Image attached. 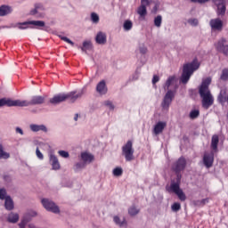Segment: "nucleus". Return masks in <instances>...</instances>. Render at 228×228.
<instances>
[{"label": "nucleus", "instance_id": "obj_1", "mask_svg": "<svg viewBox=\"0 0 228 228\" xmlns=\"http://www.w3.org/2000/svg\"><path fill=\"white\" fill-rule=\"evenodd\" d=\"M211 77L203 78L201 85L199 86L200 97H201V104L205 110H209L215 102V98L211 94V90H209V85H211Z\"/></svg>", "mask_w": 228, "mask_h": 228}, {"label": "nucleus", "instance_id": "obj_2", "mask_svg": "<svg viewBox=\"0 0 228 228\" xmlns=\"http://www.w3.org/2000/svg\"><path fill=\"white\" fill-rule=\"evenodd\" d=\"M83 96V91H72L68 94H59L50 99L51 104H60V102H65L69 101V102H76L77 99Z\"/></svg>", "mask_w": 228, "mask_h": 228}, {"label": "nucleus", "instance_id": "obj_3", "mask_svg": "<svg viewBox=\"0 0 228 228\" xmlns=\"http://www.w3.org/2000/svg\"><path fill=\"white\" fill-rule=\"evenodd\" d=\"M200 68V62H199V60L197 59H194L191 62L185 63L183 68L181 82L183 85H186V83L190 81L191 76H193V72H195V70H199Z\"/></svg>", "mask_w": 228, "mask_h": 228}, {"label": "nucleus", "instance_id": "obj_4", "mask_svg": "<svg viewBox=\"0 0 228 228\" xmlns=\"http://www.w3.org/2000/svg\"><path fill=\"white\" fill-rule=\"evenodd\" d=\"M18 106L20 108L26 107V106H37L38 104H44L45 102V97L36 95L32 96L30 101H20L17 100Z\"/></svg>", "mask_w": 228, "mask_h": 228}, {"label": "nucleus", "instance_id": "obj_5", "mask_svg": "<svg viewBox=\"0 0 228 228\" xmlns=\"http://www.w3.org/2000/svg\"><path fill=\"white\" fill-rule=\"evenodd\" d=\"M122 156H124L126 161H133V159H134L133 141H127L126 143L122 146Z\"/></svg>", "mask_w": 228, "mask_h": 228}, {"label": "nucleus", "instance_id": "obj_6", "mask_svg": "<svg viewBox=\"0 0 228 228\" xmlns=\"http://www.w3.org/2000/svg\"><path fill=\"white\" fill-rule=\"evenodd\" d=\"M41 202L46 211H50L51 213H54L55 215L60 213V208L56 205L55 202H53L48 199H43Z\"/></svg>", "mask_w": 228, "mask_h": 228}, {"label": "nucleus", "instance_id": "obj_7", "mask_svg": "<svg viewBox=\"0 0 228 228\" xmlns=\"http://www.w3.org/2000/svg\"><path fill=\"white\" fill-rule=\"evenodd\" d=\"M175 97V92L172 90H168L161 102L162 110H168L170 108V104H172V102L174 101V98Z\"/></svg>", "mask_w": 228, "mask_h": 228}, {"label": "nucleus", "instance_id": "obj_8", "mask_svg": "<svg viewBox=\"0 0 228 228\" xmlns=\"http://www.w3.org/2000/svg\"><path fill=\"white\" fill-rule=\"evenodd\" d=\"M184 168H186V159L184 157H180L173 165V170L177 175H180L179 174H181Z\"/></svg>", "mask_w": 228, "mask_h": 228}, {"label": "nucleus", "instance_id": "obj_9", "mask_svg": "<svg viewBox=\"0 0 228 228\" xmlns=\"http://www.w3.org/2000/svg\"><path fill=\"white\" fill-rule=\"evenodd\" d=\"M216 48L219 53H223L225 56H228V41L227 39L222 37L216 44Z\"/></svg>", "mask_w": 228, "mask_h": 228}, {"label": "nucleus", "instance_id": "obj_10", "mask_svg": "<svg viewBox=\"0 0 228 228\" xmlns=\"http://www.w3.org/2000/svg\"><path fill=\"white\" fill-rule=\"evenodd\" d=\"M213 3L216 4L217 10L216 14L220 17L225 15L227 8L225 7V0H213Z\"/></svg>", "mask_w": 228, "mask_h": 228}, {"label": "nucleus", "instance_id": "obj_11", "mask_svg": "<svg viewBox=\"0 0 228 228\" xmlns=\"http://www.w3.org/2000/svg\"><path fill=\"white\" fill-rule=\"evenodd\" d=\"M214 161H215V151H211V153L204 154L203 163L207 168H211V167H213Z\"/></svg>", "mask_w": 228, "mask_h": 228}, {"label": "nucleus", "instance_id": "obj_12", "mask_svg": "<svg viewBox=\"0 0 228 228\" xmlns=\"http://www.w3.org/2000/svg\"><path fill=\"white\" fill-rule=\"evenodd\" d=\"M151 0H141V6L137 9V13L140 17H145L147 15V6L151 4Z\"/></svg>", "mask_w": 228, "mask_h": 228}, {"label": "nucleus", "instance_id": "obj_13", "mask_svg": "<svg viewBox=\"0 0 228 228\" xmlns=\"http://www.w3.org/2000/svg\"><path fill=\"white\" fill-rule=\"evenodd\" d=\"M209 24L214 31H222L224 28V21L220 19H213L210 20Z\"/></svg>", "mask_w": 228, "mask_h": 228}, {"label": "nucleus", "instance_id": "obj_14", "mask_svg": "<svg viewBox=\"0 0 228 228\" xmlns=\"http://www.w3.org/2000/svg\"><path fill=\"white\" fill-rule=\"evenodd\" d=\"M31 24L32 26H37V28H44L45 26V22L42 20H31V21H25L21 23L20 29H27L28 25Z\"/></svg>", "mask_w": 228, "mask_h": 228}, {"label": "nucleus", "instance_id": "obj_15", "mask_svg": "<svg viewBox=\"0 0 228 228\" xmlns=\"http://www.w3.org/2000/svg\"><path fill=\"white\" fill-rule=\"evenodd\" d=\"M179 181H181V175H177V183H171L170 187L167 189V191L173 193H178L181 191V186L179 185Z\"/></svg>", "mask_w": 228, "mask_h": 228}, {"label": "nucleus", "instance_id": "obj_16", "mask_svg": "<svg viewBox=\"0 0 228 228\" xmlns=\"http://www.w3.org/2000/svg\"><path fill=\"white\" fill-rule=\"evenodd\" d=\"M96 92L100 94V95H106L108 94V86H106V81L102 80L96 86Z\"/></svg>", "mask_w": 228, "mask_h": 228}, {"label": "nucleus", "instance_id": "obj_17", "mask_svg": "<svg viewBox=\"0 0 228 228\" xmlns=\"http://www.w3.org/2000/svg\"><path fill=\"white\" fill-rule=\"evenodd\" d=\"M3 106H18V102L17 100H11V99H6V98H2L0 99V108Z\"/></svg>", "mask_w": 228, "mask_h": 228}, {"label": "nucleus", "instance_id": "obj_18", "mask_svg": "<svg viewBox=\"0 0 228 228\" xmlns=\"http://www.w3.org/2000/svg\"><path fill=\"white\" fill-rule=\"evenodd\" d=\"M220 142V138L217 134H214L211 139L210 147L213 152H218V143Z\"/></svg>", "mask_w": 228, "mask_h": 228}, {"label": "nucleus", "instance_id": "obj_19", "mask_svg": "<svg viewBox=\"0 0 228 228\" xmlns=\"http://www.w3.org/2000/svg\"><path fill=\"white\" fill-rule=\"evenodd\" d=\"M96 44H99L100 45H104L107 42L106 33L104 32H98L95 37Z\"/></svg>", "mask_w": 228, "mask_h": 228}, {"label": "nucleus", "instance_id": "obj_20", "mask_svg": "<svg viewBox=\"0 0 228 228\" xmlns=\"http://www.w3.org/2000/svg\"><path fill=\"white\" fill-rule=\"evenodd\" d=\"M167 127V122L159 121L158 122L153 129L154 134H160L163 133V129Z\"/></svg>", "mask_w": 228, "mask_h": 228}, {"label": "nucleus", "instance_id": "obj_21", "mask_svg": "<svg viewBox=\"0 0 228 228\" xmlns=\"http://www.w3.org/2000/svg\"><path fill=\"white\" fill-rule=\"evenodd\" d=\"M81 158H82V161H84V162L77 163L75 165V171L76 172H78V170H81V169L85 168V163H86V151H84L81 154Z\"/></svg>", "mask_w": 228, "mask_h": 228}, {"label": "nucleus", "instance_id": "obj_22", "mask_svg": "<svg viewBox=\"0 0 228 228\" xmlns=\"http://www.w3.org/2000/svg\"><path fill=\"white\" fill-rule=\"evenodd\" d=\"M113 222L116 224V225H118V227H127V221L126 218H123L121 221L118 216H114Z\"/></svg>", "mask_w": 228, "mask_h": 228}, {"label": "nucleus", "instance_id": "obj_23", "mask_svg": "<svg viewBox=\"0 0 228 228\" xmlns=\"http://www.w3.org/2000/svg\"><path fill=\"white\" fill-rule=\"evenodd\" d=\"M50 163L53 170H60V162L58 161V158H56V156L50 155Z\"/></svg>", "mask_w": 228, "mask_h": 228}, {"label": "nucleus", "instance_id": "obj_24", "mask_svg": "<svg viewBox=\"0 0 228 228\" xmlns=\"http://www.w3.org/2000/svg\"><path fill=\"white\" fill-rule=\"evenodd\" d=\"M30 129L34 133H38V131H43L44 133H47V127L44 125H30Z\"/></svg>", "mask_w": 228, "mask_h": 228}, {"label": "nucleus", "instance_id": "obj_25", "mask_svg": "<svg viewBox=\"0 0 228 228\" xmlns=\"http://www.w3.org/2000/svg\"><path fill=\"white\" fill-rule=\"evenodd\" d=\"M12 12V7L8 5L0 6V17H4L5 15H9Z\"/></svg>", "mask_w": 228, "mask_h": 228}, {"label": "nucleus", "instance_id": "obj_26", "mask_svg": "<svg viewBox=\"0 0 228 228\" xmlns=\"http://www.w3.org/2000/svg\"><path fill=\"white\" fill-rule=\"evenodd\" d=\"M5 209L8 211H12L13 209V200L10 196H6L4 202Z\"/></svg>", "mask_w": 228, "mask_h": 228}, {"label": "nucleus", "instance_id": "obj_27", "mask_svg": "<svg viewBox=\"0 0 228 228\" xmlns=\"http://www.w3.org/2000/svg\"><path fill=\"white\" fill-rule=\"evenodd\" d=\"M7 220L11 224H17V222H19V214H13V213L9 214Z\"/></svg>", "mask_w": 228, "mask_h": 228}, {"label": "nucleus", "instance_id": "obj_28", "mask_svg": "<svg viewBox=\"0 0 228 228\" xmlns=\"http://www.w3.org/2000/svg\"><path fill=\"white\" fill-rule=\"evenodd\" d=\"M10 158V153L4 151L3 144H0V159H8Z\"/></svg>", "mask_w": 228, "mask_h": 228}, {"label": "nucleus", "instance_id": "obj_29", "mask_svg": "<svg viewBox=\"0 0 228 228\" xmlns=\"http://www.w3.org/2000/svg\"><path fill=\"white\" fill-rule=\"evenodd\" d=\"M200 115V111L199 110H192L190 114L189 117L191 120H195V118H199Z\"/></svg>", "mask_w": 228, "mask_h": 228}, {"label": "nucleus", "instance_id": "obj_30", "mask_svg": "<svg viewBox=\"0 0 228 228\" xmlns=\"http://www.w3.org/2000/svg\"><path fill=\"white\" fill-rule=\"evenodd\" d=\"M138 213H140V209L136 208L134 206H132L128 208V215H130V216H136Z\"/></svg>", "mask_w": 228, "mask_h": 228}, {"label": "nucleus", "instance_id": "obj_31", "mask_svg": "<svg viewBox=\"0 0 228 228\" xmlns=\"http://www.w3.org/2000/svg\"><path fill=\"white\" fill-rule=\"evenodd\" d=\"M163 22V17L161 15H158L154 18V26L156 28H161V24Z\"/></svg>", "mask_w": 228, "mask_h": 228}, {"label": "nucleus", "instance_id": "obj_32", "mask_svg": "<svg viewBox=\"0 0 228 228\" xmlns=\"http://www.w3.org/2000/svg\"><path fill=\"white\" fill-rule=\"evenodd\" d=\"M39 10H44V6L40 4H36L35 9L30 11V15H37Z\"/></svg>", "mask_w": 228, "mask_h": 228}, {"label": "nucleus", "instance_id": "obj_33", "mask_svg": "<svg viewBox=\"0 0 228 228\" xmlns=\"http://www.w3.org/2000/svg\"><path fill=\"white\" fill-rule=\"evenodd\" d=\"M123 28H124L125 31H130V29L133 28V22L129 20H126L124 22Z\"/></svg>", "mask_w": 228, "mask_h": 228}, {"label": "nucleus", "instance_id": "obj_34", "mask_svg": "<svg viewBox=\"0 0 228 228\" xmlns=\"http://www.w3.org/2000/svg\"><path fill=\"white\" fill-rule=\"evenodd\" d=\"M112 174L113 175H115V177H120V175L124 174V170L122 169V167H116L113 169Z\"/></svg>", "mask_w": 228, "mask_h": 228}, {"label": "nucleus", "instance_id": "obj_35", "mask_svg": "<svg viewBox=\"0 0 228 228\" xmlns=\"http://www.w3.org/2000/svg\"><path fill=\"white\" fill-rule=\"evenodd\" d=\"M99 14L95 13V12H92L91 13V21L93 22V24H99Z\"/></svg>", "mask_w": 228, "mask_h": 228}, {"label": "nucleus", "instance_id": "obj_36", "mask_svg": "<svg viewBox=\"0 0 228 228\" xmlns=\"http://www.w3.org/2000/svg\"><path fill=\"white\" fill-rule=\"evenodd\" d=\"M208 202H209L208 199H203V200L194 201V204L195 206H206Z\"/></svg>", "mask_w": 228, "mask_h": 228}, {"label": "nucleus", "instance_id": "obj_37", "mask_svg": "<svg viewBox=\"0 0 228 228\" xmlns=\"http://www.w3.org/2000/svg\"><path fill=\"white\" fill-rule=\"evenodd\" d=\"M220 79H222V81H227V79H228V69H224L222 70Z\"/></svg>", "mask_w": 228, "mask_h": 228}, {"label": "nucleus", "instance_id": "obj_38", "mask_svg": "<svg viewBox=\"0 0 228 228\" xmlns=\"http://www.w3.org/2000/svg\"><path fill=\"white\" fill-rule=\"evenodd\" d=\"M175 79V77H169L166 82L164 88H167V90H168V88H170V85L174 83Z\"/></svg>", "mask_w": 228, "mask_h": 228}, {"label": "nucleus", "instance_id": "obj_39", "mask_svg": "<svg viewBox=\"0 0 228 228\" xmlns=\"http://www.w3.org/2000/svg\"><path fill=\"white\" fill-rule=\"evenodd\" d=\"M175 195H177L179 200H181L182 202H184V200H186V194H184V191H183V190H181Z\"/></svg>", "mask_w": 228, "mask_h": 228}, {"label": "nucleus", "instance_id": "obj_40", "mask_svg": "<svg viewBox=\"0 0 228 228\" xmlns=\"http://www.w3.org/2000/svg\"><path fill=\"white\" fill-rule=\"evenodd\" d=\"M218 101L219 102H225L227 101V98H225V91H221L218 95Z\"/></svg>", "mask_w": 228, "mask_h": 228}, {"label": "nucleus", "instance_id": "obj_41", "mask_svg": "<svg viewBox=\"0 0 228 228\" xmlns=\"http://www.w3.org/2000/svg\"><path fill=\"white\" fill-rule=\"evenodd\" d=\"M171 209L172 211H174L175 213H177V211H180L181 210V203H174L172 206H171Z\"/></svg>", "mask_w": 228, "mask_h": 228}, {"label": "nucleus", "instance_id": "obj_42", "mask_svg": "<svg viewBox=\"0 0 228 228\" xmlns=\"http://www.w3.org/2000/svg\"><path fill=\"white\" fill-rule=\"evenodd\" d=\"M104 106L109 108V110H115V105H113V102L110 100H107L103 102Z\"/></svg>", "mask_w": 228, "mask_h": 228}, {"label": "nucleus", "instance_id": "obj_43", "mask_svg": "<svg viewBox=\"0 0 228 228\" xmlns=\"http://www.w3.org/2000/svg\"><path fill=\"white\" fill-rule=\"evenodd\" d=\"M95 160V157L92 153H86V163H92Z\"/></svg>", "mask_w": 228, "mask_h": 228}, {"label": "nucleus", "instance_id": "obj_44", "mask_svg": "<svg viewBox=\"0 0 228 228\" xmlns=\"http://www.w3.org/2000/svg\"><path fill=\"white\" fill-rule=\"evenodd\" d=\"M147 52H148L147 46H145L144 45H141L139 46V53L141 54H147Z\"/></svg>", "mask_w": 228, "mask_h": 228}, {"label": "nucleus", "instance_id": "obj_45", "mask_svg": "<svg viewBox=\"0 0 228 228\" xmlns=\"http://www.w3.org/2000/svg\"><path fill=\"white\" fill-rule=\"evenodd\" d=\"M60 38H61V40H63V42H66L67 44H69L70 45H74V42H72V40L69 39V37L60 36Z\"/></svg>", "mask_w": 228, "mask_h": 228}, {"label": "nucleus", "instance_id": "obj_46", "mask_svg": "<svg viewBox=\"0 0 228 228\" xmlns=\"http://www.w3.org/2000/svg\"><path fill=\"white\" fill-rule=\"evenodd\" d=\"M0 199L1 200H6V190L4 189H0Z\"/></svg>", "mask_w": 228, "mask_h": 228}, {"label": "nucleus", "instance_id": "obj_47", "mask_svg": "<svg viewBox=\"0 0 228 228\" xmlns=\"http://www.w3.org/2000/svg\"><path fill=\"white\" fill-rule=\"evenodd\" d=\"M29 222L28 219H26V217H24L21 222L19 224L20 228H24L26 227V224H28Z\"/></svg>", "mask_w": 228, "mask_h": 228}, {"label": "nucleus", "instance_id": "obj_48", "mask_svg": "<svg viewBox=\"0 0 228 228\" xmlns=\"http://www.w3.org/2000/svg\"><path fill=\"white\" fill-rule=\"evenodd\" d=\"M189 24H191V26H197L199 24V20L197 19H191L188 20Z\"/></svg>", "mask_w": 228, "mask_h": 228}, {"label": "nucleus", "instance_id": "obj_49", "mask_svg": "<svg viewBox=\"0 0 228 228\" xmlns=\"http://www.w3.org/2000/svg\"><path fill=\"white\" fill-rule=\"evenodd\" d=\"M36 154L38 159H44V154L40 151V149L37 148Z\"/></svg>", "mask_w": 228, "mask_h": 228}, {"label": "nucleus", "instance_id": "obj_50", "mask_svg": "<svg viewBox=\"0 0 228 228\" xmlns=\"http://www.w3.org/2000/svg\"><path fill=\"white\" fill-rule=\"evenodd\" d=\"M59 154L61 156V158H69V152L65 151H59Z\"/></svg>", "mask_w": 228, "mask_h": 228}, {"label": "nucleus", "instance_id": "obj_51", "mask_svg": "<svg viewBox=\"0 0 228 228\" xmlns=\"http://www.w3.org/2000/svg\"><path fill=\"white\" fill-rule=\"evenodd\" d=\"M209 0H191V3H199V4H204L208 3Z\"/></svg>", "mask_w": 228, "mask_h": 228}, {"label": "nucleus", "instance_id": "obj_52", "mask_svg": "<svg viewBox=\"0 0 228 228\" xmlns=\"http://www.w3.org/2000/svg\"><path fill=\"white\" fill-rule=\"evenodd\" d=\"M158 10H159V4H155L153 9L151 10V12L158 13Z\"/></svg>", "mask_w": 228, "mask_h": 228}, {"label": "nucleus", "instance_id": "obj_53", "mask_svg": "<svg viewBox=\"0 0 228 228\" xmlns=\"http://www.w3.org/2000/svg\"><path fill=\"white\" fill-rule=\"evenodd\" d=\"M159 81V77H158L157 75H154L152 78V85H156V83H158Z\"/></svg>", "mask_w": 228, "mask_h": 228}, {"label": "nucleus", "instance_id": "obj_54", "mask_svg": "<svg viewBox=\"0 0 228 228\" xmlns=\"http://www.w3.org/2000/svg\"><path fill=\"white\" fill-rule=\"evenodd\" d=\"M16 133H19L21 135L24 134V131H22L20 127H16Z\"/></svg>", "mask_w": 228, "mask_h": 228}, {"label": "nucleus", "instance_id": "obj_55", "mask_svg": "<svg viewBox=\"0 0 228 228\" xmlns=\"http://www.w3.org/2000/svg\"><path fill=\"white\" fill-rule=\"evenodd\" d=\"M86 47V41H84L83 42V47L81 48L82 51H85Z\"/></svg>", "mask_w": 228, "mask_h": 228}, {"label": "nucleus", "instance_id": "obj_56", "mask_svg": "<svg viewBox=\"0 0 228 228\" xmlns=\"http://www.w3.org/2000/svg\"><path fill=\"white\" fill-rule=\"evenodd\" d=\"M77 118H79V114H75L74 121L77 122Z\"/></svg>", "mask_w": 228, "mask_h": 228}, {"label": "nucleus", "instance_id": "obj_57", "mask_svg": "<svg viewBox=\"0 0 228 228\" xmlns=\"http://www.w3.org/2000/svg\"><path fill=\"white\" fill-rule=\"evenodd\" d=\"M28 228H35V224H28Z\"/></svg>", "mask_w": 228, "mask_h": 228}, {"label": "nucleus", "instance_id": "obj_58", "mask_svg": "<svg viewBox=\"0 0 228 228\" xmlns=\"http://www.w3.org/2000/svg\"><path fill=\"white\" fill-rule=\"evenodd\" d=\"M32 216H37V213H36V212H33Z\"/></svg>", "mask_w": 228, "mask_h": 228}, {"label": "nucleus", "instance_id": "obj_59", "mask_svg": "<svg viewBox=\"0 0 228 228\" xmlns=\"http://www.w3.org/2000/svg\"><path fill=\"white\" fill-rule=\"evenodd\" d=\"M86 45H87V47H88V46L90 45V44L87 42V43H86Z\"/></svg>", "mask_w": 228, "mask_h": 228}]
</instances>
